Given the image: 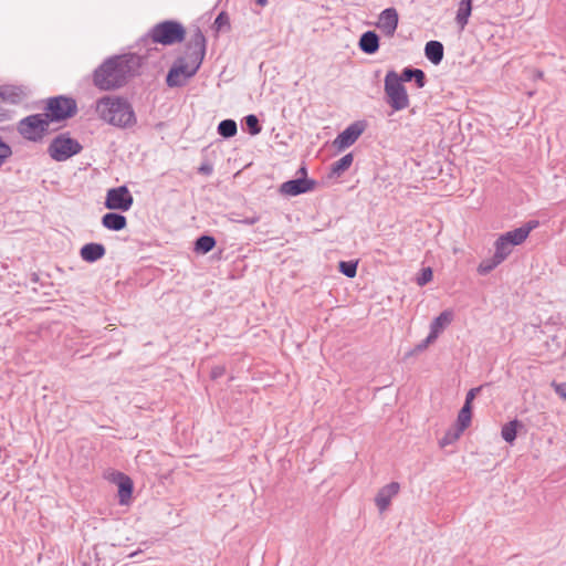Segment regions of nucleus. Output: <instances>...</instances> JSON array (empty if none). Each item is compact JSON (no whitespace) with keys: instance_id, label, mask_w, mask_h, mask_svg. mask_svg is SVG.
I'll return each instance as SVG.
<instances>
[{"instance_id":"1","label":"nucleus","mask_w":566,"mask_h":566,"mask_svg":"<svg viewBox=\"0 0 566 566\" xmlns=\"http://www.w3.org/2000/svg\"><path fill=\"white\" fill-rule=\"evenodd\" d=\"M143 63L144 57L134 53L108 57L94 71L93 83L101 91L117 90L139 74Z\"/></svg>"},{"instance_id":"2","label":"nucleus","mask_w":566,"mask_h":566,"mask_svg":"<svg viewBox=\"0 0 566 566\" xmlns=\"http://www.w3.org/2000/svg\"><path fill=\"white\" fill-rule=\"evenodd\" d=\"M207 40L196 27L186 43L184 55L178 56L166 76L168 87H181L195 76L206 55Z\"/></svg>"},{"instance_id":"3","label":"nucleus","mask_w":566,"mask_h":566,"mask_svg":"<svg viewBox=\"0 0 566 566\" xmlns=\"http://www.w3.org/2000/svg\"><path fill=\"white\" fill-rule=\"evenodd\" d=\"M96 113L101 119L117 127H130L136 123L132 105L122 97H101L96 102Z\"/></svg>"},{"instance_id":"4","label":"nucleus","mask_w":566,"mask_h":566,"mask_svg":"<svg viewBox=\"0 0 566 566\" xmlns=\"http://www.w3.org/2000/svg\"><path fill=\"white\" fill-rule=\"evenodd\" d=\"M185 36L186 29L180 22L166 20L155 24L144 38V41L150 40L153 43L172 45L182 42Z\"/></svg>"},{"instance_id":"5","label":"nucleus","mask_w":566,"mask_h":566,"mask_svg":"<svg viewBox=\"0 0 566 566\" xmlns=\"http://www.w3.org/2000/svg\"><path fill=\"white\" fill-rule=\"evenodd\" d=\"M386 102L394 111H401L409 106V96L401 78L395 71L387 72L385 76Z\"/></svg>"},{"instance_id":"6","label":"nucleus","mask_w":566,"mask_h":566,"mask_svg":"<svg viewBox=\"0 0 566 566\" xmlns=\"http://www.w3.org/2000/svg\"><path fill=\"white\" fill-rule=\"evenodd\" d=\"M44 115L51 122H62L77 113V104L73 97L59 95L46 101Z\"/></svg>"},{"instance_id":"7","label":"nucleus","mask_w":566,"mask_h":566,"mask_svg":"<svg viewBox=\"0 0 566 566\" xmlns=\"http://www.w3.org/2000/svg\"><path fill=\"white\" fill-rule=\"evenodd\" d=\"M50 120L44 114H34L21 119L18 124V132L25 139L39 142L48 133Z\"/></svg>"},{"instance_id":"8","label":"nucleus","mask_w":566,"mask_h":566,"mask_svg":"<svg viewBox=\"0 0 566 566\" xmlns=\"http://www.w3.org/2000/svg\"><path fill=\"white\" fill-rule=\"evenodd\" d=\"M82 145L66 134H60L52 139L49 145L48 153L52 159L64 161L82 150Z\"/></svg>"},{"instance_id":"9","label":"nucleus","mask_w":566,"mask_h":566,"mask_svg":"<svg viewBox=\"0 0 566 566\" xmlns=\"http://www.w3.org/2000/svg\"><path fill=\"white\" fill-rule=\"evenodd\" d=\"M134 198L126 186L108 189L105 207L109 210L127 211L133 206Z\"/></svg>"},{"instance_id":"10","label":"nucleus","mask_w":566,"mask_h":566,"mask_svg":"<svg viewBox=\"0 0 566 566\" xmlns=\"http://www.w3.org/2000/svg\"><path fill=\"white\" fill-rule=\"evenodd\" d=\"M366 128V123L357 120L346 127L338 136L334 139L333 146L342 151L356 143Z\"/></svg>"},{"instance_id":"11","label":"nucleus","mask_w":566,"mask_h":566,"mask_svg":"<svg viewBox=\"0 0 566 566\" xmlns=\"http://www.w3.org/2000/svg\"><path fill=\"white\" fill-rule=\"evenodd\" d=\"M317 182L307 177H300L287 180L280 186V193L284 196L295 197L305 192L313 191Z\"/></svg>"},{"instance_id":"12","label":"nucleus","mask_w":566,"mask_h":566,"mask_svg":"<svg viewBox=\"0 0 566 566\" xmlns=\"http://www.w3.org/2000/svg\"><path fill=\"white\" fill-rule=\"evenodd\" d=\"M399 22V15L395 8H387L378 17L376 27L382 32L384 35L394 36Z\"/></svg>"},{"instance_id":"13","label":"nucleus","mask_w":566,"mask_h":566,"mask_svg":"<svg viewBox=\"0 0 566 566\" xmlns=\"http://www.w3.org/2000/svg\"><path fill=\"white\" fill-rule=\"evenodd\" d=\"M538 221L532 220L523 224L522 227L514 229L512 231H507L501 237L504 238L505 241H509L513 247L523 243L532 230L537 228Z\"/></svg>"},{"instance_id":"14","label":"nucleus","mask_w":566,"mask_h":566,"mask_svg":"<svg viewBox=\"0 0 566 566\" xmlns=\"http://www.w3.org/2000/svg\"><path fill=\"white\" fill-rule=\"evenodd\" d=\"M399 483L390 482L378 491L375 501L380 512L388 509L391 499L399 492Z\"/></svg>"},{"instance_id":"15","label":"nucleus","mask_w":566,"mask_h":566,"mask_svg":"<svg viewBox=\"0 0 566 566\" xmlns=\"http://www.w3.org/2000/svg\"><path fill=\"white\" fill-rule=\"evenodd\" d=\"M106 253L105 247L101 243H86L81 248L80 255L86 262H95Z\"/></svg>"},{"instance_id":"16","label":"nucleus","mask_w":566,"mask_h":566,"mask_svg":"<svg viewBox=\"0 0 566 566\" xmlns=\"http://www.w3.org/2000/svg\"><path fill=\"white\" fill-rule=\"evenodd\" d=\"M359 49L366 54H374L379 49V36L375 31H366L359 39Z\"/></svg>"},{"instance_id":"17","label":"nucleus","mask_w":566,"mask_h":566,"mask_svg":"<svg viewBox=\"0 0 566 566\" xmlns=\"http://www.w3.org/2000/svg\"><path fill=\"white\" fill-rule=\"evenodd\" d=\"M102 224L108 230L120 231L126 228L127 219L117 212H107L102 217Z\"/></svg>"},{"instance_id":"18","label":"nucleus","mask_w":566,"mask_h":566,"mask_svg":"<svg viewBox=\"0 0 566 566\" xmlns=\"http://www.w3.org/2000/svg\"><path fill=\"white\" fill-rule=\"evenodd\" d=\"M443 54L444 49L441 42L434 40L427 42L424 55L431 63L438 65L442 61Z\"/></svg>"},{"instance_id":"19","label":"nucleus","mask_w":566,"mask_h":566,"mask_svg":"<svg viewBox=\"0 0 566 566\" xmlns=\"http://www.w3.org/2000/svg\"><path fill=\"white\" fill-rule=\"evenodd\" d=\"M399 78H401V83L410 82L413 80L416 82L417 87H419V88L424 87V85L427 83L424 72L420 69H413V67H405L401 72V75L399 76Z\"/></svg>"},{"instance_id":"20","label":"nucleus","mask_w":566,"mask_h":566,"mask_svg":"<svg viewBox=\"0 0 566 566\" xmlns=\"http://www.w3.org/2000/svg\"><path fill=\"white\" fill-rule=\"evenodd\" d=\"M452 321V314L450 312H442L437 316L430 325L429 339H436L439 333Z\"/></svg>"},{"instance_id":"21","label":"nucleus","mask_w":566,"mask_h":566,"mask_svg":"<svg viewBox=\"0 0 566 566\" xmlns=\"http://www.w3.org/2000/svg\"><path fill=\"white\" fill-rule=\"evenodd\" d=\"M472 12V0H461L459 2L455 21L461 30L468 24Z\"/></svg>"},{"instance_id":"22","label":"nucleus","mask_w":566,"mask_h":566,"mask_svg":"<svg viewBox=\"0 0 566 566\" xmlns=\"http://www.w3.org/2000/svg\"><path fill=\"white\" fill-rule=\"evenodd\" d=\"M25 94L21 87L4 86L0 88V97L11 104H18L24 98Z\"/></svg>"},{"instance_id":"23","label":"nucleus","mask_w":566,"mask_h":566,"mask_svg":"<svg viewBox=\"0 0 566 566\" xmlns=\"http://www.w3.org/2000/svg\"><path fill=\"white\" fill-rule=\"evenodd\" d=\"M354 161V155L352 153L346 154L331 166V177H340L346 170L349 169Z\"/></svg>"},{"instance_id":"24","label":"nucleus","mask_w":566,"mask_h":566,"mask_svg":"<svg viewBox=\"0 0 566 566\" xmlns=\"http://www.w3.org/2000/svg\"><path fill=\"white\" fill-rule=\"evenodd\" d=\"M119 483H118V495H119V502L120 504H125L128 499H130L133 493V482L132 480L124 474L119 475Z\"/></svg>"},{"instance_id":"25","label":"nucleus","mask_w":566,"mask_h":566,"mask_svg":"<svg viewBox=\"0 0 566 566\" xmlns=\"http://www.w3.org/2000/svg\"><path fill=\"white\" fill-rule=\"evenodd\" d=\"M494 248V256L500 260L501 263L512 253L513 250V245L509 241H505L501 235L495 241Z\"/></svg>"},{"instance_id":"26","label":"nucleus","mask_w":566,"mask_h":566,"mask_svg":"<svg viewBox=\"0 0 566 566\" xmlns=\"http://www.w3.org/2000/svg\"><path fill=\"white\" fill-rule=\"evenodd\" d=\"M217 244L216 239L212 235H200L195 242V251L197 253L206 254L210 252Z\"/></svg>"},{"instance_id":"27","label":"nucleus","mask_w":566,"mask_h":566,"mask_svg":"<svg viewBox=\"0 0 566 566\" xmlns=\"http://www.w3.org/2000/svg\"><path fill=\"white\" fill-rule=\"evenodd\" d=\"M522 426H523L522 422L518 421L517 419L505 423L502 427V431H501L502 438L506 442L513 443V441L516 439L517 428H521Z\"/></svg>"},{"instance_id":"28","label":"nucleus","mask_w":566,"mask_h":566,"mask_svg":"<svg viewBox=\"0 0 566 566\" xmlns=\"http://www.w3.org/2000/svg\"><path fill=\"white\" fill-rule=\"evenodd\" d=\"M472 419V406L463 405L459 411L457 424L460 431H464L471 423Z\"/></svg>"},{"instance_id":"29","label":"nucleus","mask_w":566,"mask_h":566,"mask_svg":"<svg viewBox=\"0 0 566 566\" xmlns=\"http://www.w3.org/2000/svg\"><path fill=\"white\" fill-rule=\"evenodd\" d=\"M238 126L233 119H223L218 125V134L224 138H231L235 136Z\"/></svg>"},{"instance_id":"30","label":"nucleus","mask_w":566,"mask_h":566,"mask_svg":"<svg viewBox=\"0 0 566 566\" xmlns=\"http://www.w3.org/2000/svg\"><path fill=\"white\" fill-rule=\"evenodd\" d=\"M463 433V431H460L458 427L450 428L444 436L439 440V444L441 448H444L449 444L454 443Z\"/></svg>"},{"instance_id":"31","label":"nucleus","mask_w":566,"mask_h":566,"mask_svg":"<svg viewBox=\"0 0 566 566\" xmlns=\"http://www.w3.org/2000/svg\"><path fill=\"white\" fill-rule=\"evenodd\" d=\"M357 262L355 261H340L338 264V270L345 276L353 279L357 273Z\"/></svg>"},{"instance_id":"32","label":"nucleus","mask_w":566,"mask_h":566,"mask_svg":"<svg viewBox=\"0 0 566 566\" xmlns=\"http://www.w3.org/2000/svg\"><path fill=\"white\" fill-rule=\"evenodd\" d=\"M499 264H501L500 260H497L494 255L490 259L483 260L478 268V272L481 275H485L494 270Z\"/></svg>"},{"instance_id":"33","label":"nucleus","mask_w":566,"mask_h":566,"mask_svg":"<svg viewBox=\"0 0 566 566\" xmlns=\"http://www.w3.org/2000/svg\"><path fill=\"white\" fill-rule=\"evenodd\" d=\"M244 122L251 135H258L261 133L262 127L260 125L259 118L255 115L250 114L245 116Z\"/></svg>"},{"instance_id":"34","label":"nucleus","mask_w":566,"mask_h":566,"mask_svg":"<svg viewBox=\"0 0 566 566\" xmlns=\"http://www.w3.org/2000/svg\"><path fill=\"white\" fill-rule=\"evenodd\" d=\"M433 273L431 268H423L420 275L417 277L419 286H423L432 280Z\"/></svg>"},{"instance_id":"35","label":"nucleus","mask_w":566,"mask_h":566,"mask_svg":"<svg viewBox=\"0 0 566 566\" xmlns=\"http://www.w3.org/2000/svg\"><path fill=\"white\" fill-rule=\"evenodd\" d=\"M213 24H214V27H216V29H217L218 31H219V30H221L224 25H228V27H229V25H230V23H229V17H228V14H227L224 11L220 12V13L217 15V18H216V20H214V23H213Z\"/></svg>"},{"instance_id":"36","label":"nucleus","mask_w":566,"mask_h":566,"mask_svg":"<svg viewBox=\"0 0 566 566\" xmlns=\"http://www.w3.org/2000/svg\"><path fill=\"white\" fill-rule=\"evenodd\" d=\"M11 155V147L0 137V159L7 160Z\"/></svg>"},{"instance_id":"37","label":"nucleus","mask_w":566,"mask_h":566,"mask_svg":"<svg viewBox=\"0 0 566 566\" xmlns=\"http://www.w3.org/2000/svg\"><path fill=\"white\" fill-rule=\"evenodd\" d=\"M551 386L554 388L555 392L560 397V399L566 401V385L552 381Z\"/></svg>"},{"instance_id":"38","label":"nucleus","mask_w":566,"mask_h":566,"mask_svg":"<svg viewBox=\"0 0 566 566\" xmlns=\"http://www.w3.org/2000/svg\"><path fill=\"white\" fill-rule=\"evenodd\" d=\"M482 387H475L468 391L464 405L472 406V401L476 397V395L481 391Z\"/></svg>"},{"instance_id":"39","label":"nucleus","mask_w":566,"mask_h":566,"mask_svg":"<svg viewBox=\"0 0 566 566\" xmlns=\"http://www.w3.org/2000/svg\"><path fill=\"white\" fill-rule=\"evenodd\" d=\"M224 374V367L217 366L211 370V378L217 379Z\"/></svg>"},{"instance_id":"40","label":"nucleus","mask_w":566,"mask_h":566,"mask_svg":"<svg viewBox=\"0 0 566 566\" xmlns=\"http://www.w3.org/2000/svg\"><path fill=\"white\" fill-rule=\"evenodd\" d=\"M198 171L202 175L209 176L212 172V166L210 164H202Z\"/></svg>"},{"instance_id":"41","label":"nucleus","mask_w":566,"mask_h":566,"mask_svg":"<svg viewBox=\"0 0 566 566\" xmlns=\"http://www.w3.org/2000/svg\"><path fill=\"white\" fill-rule=\"evenodd\" d=\"M433 340H434V339H429V336H428L424 340H422L421 343H419V344L416 346V348H415V349H416L417 352L424 350V349L428 347V345H429L430 343H432Z\"/></svg>"},{"instance_id":"42","label":"nucleus","mask_w":566,"mask_h":566,"mask_svg":"<svg viewBox=\"0 0 566 566\" xmlns=\"http://www.w3.org/2000/svg\"><path fill=\"white\" fill-rule=\"evenodd\" d=\"M255 4L259 7H265L269 3V0H254Z\"/></svg>"},{"instance_id":"43","label":"nucleus","mask_w":566,"mask_h":566,"mask_svg":"<svg viewBox=\"0 0 566 566\" xmlns=\"http://www.w3.org/2000/svg\"><path fill=\"white\" fill-rule=\"evenodd\" d=\"M259 219L256 217H253L251 219H247L243 222L247 224H254Z\"/></svg>"},{"instance_id":"44","label":"nucleus","mask_w":566,"mask_h":566,"mask_svg":"<svg viewBox=\"0 0 566 566\" xmlns=\"http://www.w3.org/2000/svg\"><path fill=\"white\" fill-rule=\"evenodd\" d=\"M7 118V113L0 108V122L4 120Z\"/></svg>"},{"instance_id":"45","label":"nucleus","mask_w":566,"mask_h":566,"mask_svg":"<svg viewBox=\"0 0 566 566\" xmlns=\"http://www.w3.org/2000/svg\"><path fill=\"white\" fill-rule=\"evenodd\" d=\"M298 172L303 176V177H306V168L303 166L298 169Z\"/></svg>"},{"instance_id":"46","label":"nucleus","mask_w":566,"mask_h":566,"mask_svg":"<svg viewBox=\"0 0 566 566\" xmlns=\"http://www.w3.org/2000/svg\"><path fill=\"white\" fill-rule=\"evenodd\" d=\"M535 77L536 78H542L543 77V72L542 71H536L535 72Z\"/></svg>"},{"instance_id":"47","label":"nucleus","mask_w":566,"mask_h":566,"mask_svg":"<svg viewBox=\"0 0 566 566\" xmlns=\"http://www.w3.org/2000/svg\"><path fill=\"white\" fill-rule=\"evenodd\" d=\"M138 553H139V552H134V553H132V554L129 555V557H134V556H136Z\"/></svg>"}]
</instances>
